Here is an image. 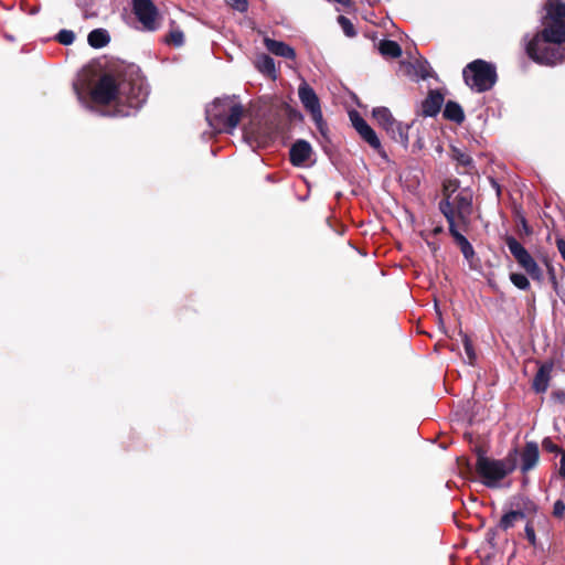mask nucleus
Segmentation results:
<instances>
[{
    "mask_svg": "<svg viewBox=\"0 0 565 565\" xmlns=\"http://www.w3.org/2000/svg\"><path fill=\"white\" fill-rule=\"evenodd\" d=\"M525 536L532 545L536 544L535 532L531 524H526L525 526Z\"/></svg>",
    "mask_w": 565,
    "mask_h": 565,
    "instance_id": "2f4dec72",
    "label": "nucleus"
},
{
    "mask_svg": "<svg viewBox=\"0 0 565 565\" xmlns=\"http://www.w3.org/2000/svg\"><path fill=\"white\" fill-rule=\"evenodd\" d=\"M461 337H462V343H463V347H465V351H466L467 358H468L469 362L472 363L473 360H475V351H473V348H472V343L469 340L467 334H461Z\"/></svg>",
    "mask_w": 565,
    "mask_h": 565,
    "instance_id": "cd10ccee",
    "label": "nucleus"
},
{
    "mask_svg": "<svg viewBox=\"0 0 565 565\" xmlns=\"http://www.w3.org/2000/svg\"><path fill=\"white\" fill-rule=\"evenodd\" d=\"M372 114L377 124L393 137H395L396 132L402 136V126L395 120L388 108L377 107L373 109Z\"/></svg>",
    "mask_w": 565,
    "mask_h": 565,
    "instance_id": "ddd939ff",
    "label": "nucleus"
},
{
    "mask_svg": "<svg viewBox=\"0 0 565 565\" xmlns=\"http://www.w3.org/2000/svg\"><path fill=\"white\" fill-rule=\"evenodd\" d=\"M338 22L339 24L342 26L344 33L348 35V36H353L355 34V31H354V26L353 24L350 22L349 19H347L343 15H340L338 18Z\"/></svg>",
    "mask_w": 565,
    "mask_h": 565,
    "instance_id": "bb28decb",
    "label": "nucleus"
},
{
    "mask_svg": "<svg viewBox=\"0 0 565 565\" xmlns=\"http://www.w3.org/2000/svg\"><path fill=\"white\" fill-rule=\"evenodd\" d=\"M556 245H557V249L562 256V258L564 259L565 262V239L563 238H557L556 241Z\"/></svg>",
    "mask_w": 565,
    "mask_h": 565,
    "instance_id": "72a5a7b5",
    "label": "nucleus"
},
{
    "mask_svg": "<svg viewBox=\"0 0 565 565\" xmlns=\"http://www.w3.org/2000/svg\"><path fill=\"white\" fill-rule=\"evenodd\" d=\"M242 115L243 107L235 96L216 98L206 108V120L214 132L232 131Z\"/></svg>",
    "mask_w": 565,
    "mask_h": 565,
    "instance_id": "20e7f679",
    "label": "nucleus"
},
{
    "mask_svg": "<svg viewBox=\"0 0 565 565\" xmlns=\"http://www.w3.org/2000/svg\"><path fill=\"white\" fill-rule=\"evenodd\" d=\"M401 71L414 79H426L430 76V67L426 62L415 64L403 62L401 63Z\"/></svg>",
    "mask_w": 565,
    "mask_h": 565,
    "instance_id": "dca6fc26",
    "label": "nucleus"
},
{
    "mask_svg": "<svg viewBox=\"0 0 565 565\" xmlns=\"http://www.w3.org/2000/svg\"><path fill=\"white\" fill-rule=\"evenodd\" d=\"M256 67L263 74L275 78L276 66L274 60L270 56L266 54L259 55L256 60Z\"/></svg>",
    "mask_w": 565,
    "mask_h": 565,
    "instance_id": "6ab92c4d",
    "label": "nucleus"
},
{
    "mask_svg": "<svg viewBox=\"0 0 565 565\" xmlns=\"http://www.w3.org/2000/svg\"><path fill=\"white\" fill-rule=\"evenodd\" d=\"M441 213L448 221L449 231L458 243H465L469 247V242L462 235L472 213V192L469 189H461L455 194H448V198L439 203Z\"/></svg>",
    "mask_w": 565,
    "mask_h": 565,
    "instance_id": "7ed1b4c3",
    "label": "nucleus"
},
{
    "mask_svg": "<svg viewBox=\"0 0 565 565\" xmlns=\"http://www.w3.org/2000/svg\"><path fill=\"white\" fill-rule=\"evenodd\" d=\"M350 119L361 138L367 142L375 151H377L380 156L385 158L386 153L382 148L381 141L373 128L358 113H351Z\"/></svg>",
    "mask_w": 565,
    "mask_h": 565,
    "instance_id": "9b49d317",
    "label": "nucleus"
},
{
    "mask_svg": "<svg viewBox=\"0 0 565 565\" xmlns=\"http://www.w3.org/2000/svg\"><path fill=\"white\" fill-rule=\"evenodd\" d=\"M466 84L477 92L490 89L497 79L495 70L484 61L477 60L468 64L463 70Z\"/></svg>",
    "mask_w": 565,
    "mask_h": 565,
    "instance_id": "423d86ee",
    "label": "nucleus"
},
{
    "mask_svg": "<svg viewBox=\"0 0 565 565\" xmlns=\"http://www.w3.org/2000/svg\"><path fill=\"white\" fill-rule=\"evenodd\" d=\"M92 96L99 104L114 103L116 115L129 116L146 102L148 88L141 78L116 83L111 76H104L96 84Z\"/></svg>",
    "mask_w": 565,
    "mask_h": 565,
    "instance_id": "f03ea898",
    "label": "nucleus"
},
{
    "mask_svg": "<svg viewBox=\"0 0 565 565\" xmlns=\"http://www.w3.org/2000/svg\"><path fill=\"white\" fill-rule=\"evenodd\" d=\"M379 51L385 57H398L402 54V49L395 41L383 40L379 43Z\"/></svg>",
    "mask_w": 565,
    "mask_h": 565,
    "instance_id": "aec40b11",
    "label": "nucleus"
},
{
    "mask_svg": "<svg viewBox=\"0 0 565 565\" xmlns=\"http://www.w3.org/2000/svg\"><path fill=\"white\" fill-rule=\"evenodd\" d=\"M550 273H551V280H552V284H553L554 288L556 289V288H557L556 277H555V275L553 274V270H552V269L550 270Z\"/></svg>",
    "mask_w": 565,
    "mask_h": 565,
    "instance_id": "4c0bfd02",
    "label": "nucleus"
},
{
    "mask_svg": "<svg viewBox=\"0 0 565 565\" xmlns=\"http://www.w3.org/2000/svg\"><path fill=\"white\" fill-rule=\"evenodd\" d=\"M518 459V449L510 450L503 459L479 456L476 463V470L484 486L489 488H497L505 477L515 470Z\"/></svg>",
    "mask_w": 565,
    "mask_h": 565,
    "instance_id": "39448f33",
    "label": "nucleus"
},
{
    "mask_svg": "<svg viewBox=\"0 0 565 565\" xmlns=\"http://www.w3.org/2000/svg\"><path fill=\"white\" fill-rule=\"evenodd\" d=\"M559 475L565 478V450L562 451L561 465H559Z\"/></svg>",
    "mask_w": 565,
    "mask_h": 565,
    "instance_id": "c9c22d12",
    "label": "nucleus"
},
{
    "mask_svg": "<svg viewBox=\"0 0 565 565\" xmlns=\"http://www.w3.org/2000/svg\"><path fill=\"white\" fill-rule=\"evenodd\" d=\"M510 280L516 288L521 290H526L530 288V281L523 274L513 273L510 275Z\"/></svg>",
    "mask_w": 565,
    "mask_h": 565,
    "instance_id": "393cba45",
    "label": "nucleus"
},
{
    "mask_svg": "<svg viewBox=\"0 0 565 565\" xmlns=\"http://www.w3.org/2000/svg\"><path fill=\"white\" fill-rule=\"evenodd\" d=\"M540 452L536 443L530 441L526 443L525 447L522 449L520 454V469L523 475L527 473L530 470L535 468L539 462Z\"/></svg>",
    "mask_w": 565,
    "mask_h": 565,
    "instance_id": "4468645a",
    "label": "nucleus"
},
{
    "mask_svg": "<svg viewBox=\"0 0 565 565\" xmlns=\"http://www.w3.org/2000/svg\"><path fill=\"white\" fill-rule=\"evenodd\" d=\"M524 514L520 511H510L505 513L500 520V527L503 530H508L512 527L515 522L520 519H523Z\"/></svg>",
    "mask_w": 565,
    "mask_h": 565,
    "instance_id": "b1692460",
    "label": "nucleus"
},
{
    "mask_svg": "<svg viewBox=\"0 0 565 565\" xmlns=\"http://www.w3.org/2000/svg\"><path fill=\"white\" fill-rule=\"evenodd\" d=\"M545 9L544 29L526 44V53L540 64L555 65L565 60L559 49L565 41V3L548 0Z\"/></svg>",
    "mask_w": 565,
    "mask_h": 565,
    "instance_id": "f257e3e1",
    "label": "nucleus"
},
{
    "mask_svg": "<svg viewBox=\"0 0 565 565\" xmlns=\"http://www.w3.org/2000/svg\"><path fill=\"white\" fill-rule=\"evenodd\" d=\"M246 143L253 149L266 147L273 140L270 128L260 121H250L243 129Z\"/></svg>",
    "mask_w": 565,
    "mask_h": 565,
    "instance_id": "9d476101",
    "label": "nucleus"
},
{
    "mask_svg": "<svg viewBox=\"0 0 565 565\" xmlns=\"http://www.w3.org/2000/svg\"><path fill=\"white\" fill-rule=\"evenodd\" d=\"M459 185L457 180H448L444 183V196L448 198V194L457 193Z\"/></svg>",
    "mask_w": 565,
    "mask_h": 565,
    "instance_id": "c85d7f7f",
    "label": "nucleus"
},
{
    "mask_svg": "<svg viewBox=\"0 0 565 565\" xmlns=\"http://www.w3.org/2000/svg\"><path fill=\"white\" fill-rule=\"evenodd\" d=\"M456 158L463 166H469L471 163V158L468 154L459 153Z\"/></svg>",
    "mask_w": 565,
    "mask_h": 565,
    "instance_id": "f704fd0d",
    "label": "nucleus"
},
{
    "mask_svg": "<svg viewBox=\"0 0 565 565\" xmlns=\"http://www.w3.org/2000/svg\"><path fill=\"white\" fill-rule=\"evenodd\" d=\"M462 248V253L465 256H468V252H472L471 245L469 244V247L465 243H459Z\"/></svg>",
    "mask_w": 565,
    "mask_h": 565,
    "instance_id": "e433bc0d",
    "label": "nucleus"
},
{
    "mask_svg": "<svg viewBox=\"0 0 565 565\" xmlns=\"http://www.w3.org/2000/svg\"><path fill=\"white\" fill-rule=\"evenodd\" d=\"M552 364H545L540 367L534 380H533V388L537 393H543L548 387L550 374L552 372Z\"/></svg>",
    "mask_w": 565,
    "mask_h": 565,
    "instance_id": "a211bd4d",
    "label": "nucleus"
},
{
    "mask_svg": "<svg viewBox=\"0 0 565 565\" xmlns=\"http://www.w3.org/2000/svg\"><path fill=\"white\" fill-rule=\"evenodd\" d=\"M227 3L239 12H245L247 10L248 3L246 0H226Z\"/></svg>",
    "mask_w": 565,
    "mask_h": 565,
    "instance_id": "c756f323",
    "label": "nucleus"
},
{
    "mask_svg": "<svg viewBox=\"0 0 565 565\" xmlns=\"http://www.w3.org/2000/svg\"><path fill=\"white\" fill-rule=\"evenodd\" d=\"M505 244L520 267H522L533 280L542 281L543 271L525 247L512 236L505 238Z\"/></svg>",
    "mask_w": 565,
    "mask_h": 565,
    "instance_id": "0eeeda50",
    "label": "nucleus"
},
{
    "mask_svg": "<svg viewBox=\"0 0 565 565\" xmlns=\"http://www.w3.org/2000/svg\"><path fill=\"white\" fill-rule=\"evenodd\" d=\"M444 116L447 119L454 120L456 122H461L465 118L461 107L452 102L446 104L444 109Z\"/></svg>",
    "mask_w": 565,
    "mask_h": 565,
    "instance_id": "5701e85b",
    "label": "nucleus"
},
{
    "mask_svg": "<svg viewBox=\"0 0 565 565\" xmlns=\"http://www.w3.org/2000/svg\"><path fill=\"white\" fill-rule=\"evenodd\" d=\"M444 104V96L436 90L428 94L427 98L422 104V111L425 116H435L439 113Z\"/></svg>",
    "mask_w": 565,
    "mask_h": 565,
    "instance_id": "f3484780",
    "label": "nucleus"
},
{
    "mask_svg": "<svg viewBox=\"0 0 565 565\" xmlns=\"http://www.w3.org/2000/svg\"><path fill=\"white\" fill-rule=\"evenodd\" d=\"M57 41L63 45H70L75 40V34L70 30H62L56 36Z\"/></svg>",
    "mask_w": 565,
    "mask_h": 565,
    "instance_id": "a878e982",
    "label": "nucleus"
},
{
    "mask_svg": "<svg viewBox=\"0 0 565 565\" xmlns=\"http://www.w3.org/2000/svg\"><path fill=\"white\" fill-rule=\"evenodd\" d=\"M290 161L296 167H308L313 163V150L306 140L296 141L290 148Z\"/></svg>",
    "mask_w": 565,
    "mask_h": 565,
    "instance_id": "f8f14e48",
    "label": "nucleus"
},
{
    "mask_svg": "<svg viewBox=\"0 0 565 565\" xmlns=\"http://www.w3.org/2000/svg\"><path fill=\"white\" fill-rule=\"evenodd\" d=\"M565 513V503L562 500H557L553 507V514L557 518H562Z\"/></svg>",
    "mask_w": 565,
    "mask_h": 565,
    "instance_id": "7c9ffc66",
    "label": "nucleus"
},
{
    "mask_svg": "<svg viewBox=\"0 0 565 565\" xmlns=\"http://www.w3.org/2000/svg\"><path fill=\"white\" fill-rule=\"evenodd\" d=\"M264 44L266 49L274 55L285 57L288 60H295L296 58V52L295 50L281 41H276L269 38L264 39Z\"/></svg>",
    "mask_w": 565,
    "mask_h": 565,
    "instance_id": "2eb2a0df",
    "label": "nucleus"
},
{
    "mask_svg": "<svg viewBox=\"0 0 565 565\" xmlns=\"http://www.w3.org/2000/svg\"><path fill=\"white\" fill-rule=\"evenodd\" d=\"M164 42L177 47H180L184 44V33L179 26L174 24V22L171 23L170 31L167 34Z\"/></svg>",
    "mask_w": 565,
    "mask_h": 565,
    "instance_id": "412c9836",
    "label": "nucleus"
},
{
    "mask_svg": "<svg viewBox=\"0 0 565 565\" xmlns=\"http://www.w3.org/2000/svg\"><path fill=\"white\" fill-rule=\"evenodd\" d=\"M134 13L147 31H156L159 23V11L151 0H132Z\"/></svg>",
    "mask_w": 565,
    "mask_h": 565,
    "instance_id": "1a4fd4ad",
    "label": "nucleus"
},
{
    "mask_svg": "<svg viewBox=\"0 0 565 565\" xmlns=\"http://www.w3.org/2000/svg\"><path fill=\"white\" fill-rule=\"evenodd\" d=\"M298 96L305 109L310 113L317 129L322 135H326L327 125L323 120L320 100L316 92L306 82H302L298 88Z\"/></svg>",
    "mask_w": 565,
    "mask_h": 565,
    "instance_id": "6e6552de",
    "label": "nucleus"
},
{
    "mask_svg": "<svg viewBox=\"0 0 565 565\" xmlns=\"http://www.w3.org/2000/svg\"><path fill=\"white\" fill-rule=\"evenodd\" d=\"M109 42V35L107 31L102 29L93 30L88 34V43L90 46L99 49L105 46Z\"/></svg>",
    "mask_w": 565,
    "mask_h": 565,
    "instance_id": "4be33fe9",
    "label": "nucleus"
},
{
    "mask_svg": "<svg viewBox=\"0 0 565 565\" xmlns=\"http://www.w3.org/2000/svg\"><path fill=\"white\" fill-rule=\"evenodd\" d=\"M542 446L548 452L558 451V447L550 438H545L542 443Z\"/></svg>",
    "mask_w": 565,
    "mask_h": 565,
    "instance_id": "473e14b6",
    "label": "nucleus"
}]
</instances>
